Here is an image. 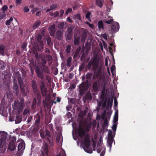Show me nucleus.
Returning a JSON list of instances; mask_svg holds the SVG:
<instances>
[{
    "mask_svg": "<svg viewBox=\"0 0 156 156\" xmlns=\"http://www.w3.org/2000/svg\"><path fill=\"white\" fill-rule=\"evenodd\" d=\"M18 82L20 85V90L21 93L23 96H26L27 95V91H25V86L23 82V80L20 77H18Z\"/></svg>",
    "mask_w": 156,
    "mask_h": 156,
    "instance_id": "obj_8",
    "label": "nucleus"
},
{
    "mask_svg": "<svg viewBox=\"0 0 156 156\" xmlns=\"http://www.w3.org/2000/svg\"><path fill=\"white\" fill-rule=\"evenodd\" d=\"M72 11V9L71 8H69L67 9L65 12V14L67 15L69 13L71 12Z\"/></svg>",
    "mask_w": 156,
    "mask_h": 156,
    "instance_id": "obj_56",
    "label": "nucleus"
},
{
    "mask_svg": "<svg viewBox=\"0 0 156 156\" xmlns=\"http://www.w3.org/2000/svg\"><path fill=\"white\" fill-rule=\"evenodd\" d=\"M62 33L61 30H58L56 33V38L58 41L61 40L62 37Z\"/></svg>",
    "mask_w": 156,
    "mask_h": 156,
    "instance_id": "obj_20",
    "label": "nucleus"
},
{
    "mask_svg": "<svg viewBox=\"0 0 156 156\" xmlns=\"http://www.w3.org/2000/svg\"><path fill=\"white\" fill-rule=\"evenodd\" d=\"M72 58L69 57L66 60V66L68 67H69L71 63Z\"/></svg>",
    "mask_w": 156,
    "mask_h": 156,
    "instance_id": "obj_32",
    "label": "nucleus"
},
{
    "mask_svg": "<svg viewBox=\"0 0 156 156\" xmlns=\"http://www.w3.org/2000/svg\"><path fill=\"white\" fill-rule=\"evenodd\" d=\"M106 99L105 100L104 102L102 103V107L103 108H105L106 105Z\"/></svg>",
    "mask_w": 156,
    "mask_h": 156,
    "instance_id": "obj_59",
    "label": "nucleus"
},
{
    "mask_svg": "<svg viewBox=\"0 0 156 156\" xmlns=\"http://www.w3.org/2000/svg\"><path fill=\"white\" fill-rule=\"evenodd\" d=\"M57 7V5L56 4H54L50 6V8L51 9V10H53L54 9H55Z\"/></svg>",
    "mask_w": 156,
    "mask_h": 156,
    "instance_id": "obj_62",
    "label": "nucleus"
},
{
    "mask_svg": "<svg viewBox=\"0 0 156 156\" xmlns=\"http://www.w3.org/2000/svg\"><path fill=\"white\" fill-rule=\"evenodd\" d=\"M73 27H69L65 33L66 40L70 41L73 35Z\"/></svg>",
    "mask_w": 156,
    "mask_h": 156,
    "instance_id": "obj_9",
    "label": "nucleus"
},
{
    "mask_svg": "<svg viewBox=\"0 0 156 156\" xmlns=\"http://www.w3.org/2000/svg\"><path fill=\"white\" fill-rule=\"evenodd\" d=\"M22 120V117L20 116H16V117L15 123L18 124L20 123Z\"/></svg>",
    "mask_w": 156,
    "mask_h": 156,
    "instance_id": "obj_31",
    "label": "nucleus"
},
{
    "mask_svg": "<svg viewBox=\"0 0 156 156\" xmlns=\"http://www.w3.org/2000/svg\"><path fill=\"white\" fill-rule=\"evenodd\" d=\"M5 143L0 142V150L2 153H4L5 151L6 148L4 146Z\"/></svg>",
    "mask_w": 156,
    "mask_h": 156,
    "instance_id": "obj_28",
    "label": "nucleus"
},
{
    "mask_svg": "<svg viewBox=\"0 0 156 156\" xmlns=\"http://www.w3.org/2000/svg\"><path fill=\"white\" fill-rule=\"evenodd\" d=\"M77 102V99L75 98H71L69 100L70 103L72 104H75Z\"/></svg>",
    "mask_w": 156,
    "mask_h": 156,
    "instance_id": "obj_39",
    "label": "nucleus"
},
{
    "mask_svg": "<svg viewBox=\"0 0 156 156\" xmlns=\"http://www.w3.org/2000/svg\"><path fill=\"white\" fill-rule=\"evenodd\" d=\"M118 117L114 116L113 119V122L114 123H117V122L118 121Z\"/></svg>",
    "mask_w": 156,
    "mask_h": 156,
    "instance_id": "obj_53",
    "label": "nucleus"
},
{
    "mask_svg": "<svg viewBox=\"0 0 156 156\" xmlns=\"http://www.w3.org/2000/svg\"><path fill=\"white\" fill-rule=\"evenodd\" d=\"M12 88L13 93L16 95H18L19 93L20 90L17 82L15 79L13 80Z\"/></svg>",
    "mask_w": 156,
    "mask_h": 156,
    "instance_id": "obj_11",
    "label": "nucleus"
},
{
    "mask_svg": "<svg viewBox=\"0 0 156 156\" xmlns=\"http://www.w3.org/2000/svg\"><path fill=\"white\" fill-rule=\"evenodd\" d=\"M25 148V143L23 142H21L19 144L18 147V151H20V150H24Z\"/></svg>",
    "mask_w": 156,
    "mask_h": 156,
    "instance_id": "obj_25",
    "label": "nucleus"
},
{
    "mask_svg": "<svg viewBox=\"0 0 156 156\" xmlns=\"http://www.w3.org/2000/svg\"><path fill=\"white\" fill-rule=\"evenodd\" d=\"M86 35L85 34H83L81 37V41L82 42H84L86 38Z\"/></svg>",
    "mask_w": 156,
    "mask_h": 156,
    "instance_id": "obj_49",
    "label": "nucleus"
},
{
    "mask_svg": "<svg viewBox=\"0 0 156 156\" xmlns=\"http://www.w3.org/2000/svg\"><path fill=\"white\" fill-rule=\"evenodd\" d=\"M40 132L41 137L44 140H44H45V135H44L43 132L42 133L41 132V130H40Z\"/></svg>",
    "mask_w": 156,
    "mask_h": 156,
    "instance_id": "obj_50",
    "label": "nucleus"
},
{
    "mask_svg": "<svg viewBox=\"0 0 156 156\" xmlns=\"http://www.w3.org/2000/svg\"><path fill=\"white\" fill-rule=\"evenodd\" d=\"M75 17L79 20H80L81 19V16L79 14H76Z\"/></svg>",
    "mask_w": 156,
    "mask_h": 156,
    "instance_id": "obj_61",
    "label": "nucleus"
},
{
    "mask_svg": "<svg viewBox=\"0 0 156 156\" xmlns=\"http://www.w3.org/2000/svg\"><path fill=\"white\" fill-rule=\"evenodd\" d=\"M27 46V43L26 42H25L23 44L21 47L23 49V50H24L25 51H27V49L26 48Z\"/></svg>",
    "mask_w": 156,
    "mask_h": 156,
    "instance_id": "obj_45",
    "label": "nucleus"
},
{
    "mask_svg": "<svg viewBox=\"0 0 156 156\" xmlns=\"http://www.w3.org/2000/svg\"><path fill=\"white\" fill-rule=\"evenodd\" d=\"M59 12L58 11H56L54 13L52 16H54L55 17H57L59 15Z\"/></svg>",
    "mask_w": 156,
    "mask_h": 156,
    "instance_id": "obj_57",
    "label": "nucleus"
},
{
    "mask_svg": "<svg viewBox=\"0 0 156 156\" xmlns=\"http://www.w3.org/2000/svg\"><path fill=\"white\" fill-rule=\"evenodd\" d=\"M16 140V137H12L11 139V142L9 143L8 149L10 151H14L16 149V147L15 144V142Z\"/></svg>",
    "mask_w": 156,
    "mask_h": 156,
    "instance_id": "obj_13",
    "label": "nucleus"
},
{
    "mask_svg": "<svg viewBox=\"0 0 156 156\" xmlns=\"http://www.w3.org/2000/svg\"><path fill=\"white\" fill-rule=\"evenodd\" d=\"M25 105L23 98H21L19 100H15L12 107L14 110H18V113L20 114L23 110Z\"/></svg>",
    "mask_w": 156,
    "mask_h": 156,
    "instance_id": "obj_3",
    "label": "nucleus"
},
{
    "mask_svg": "<svg viewBox=\"0 0 156 156\" xmlns=\"http://www.w3.org/2000/svg\"><path fill=\"white\" fill-rule=\"evenodd\" d=\"M91 15L90 12H88L86 15L85 17L87 19H89L90 18V16Z\"/></svg>",
    "mask_w": 156,
    "mask_h": 156,
    "instance_id": "obj_51",
    "label": "nucleus"
},
{
    "mask_svg": "<svg viewBox=\"0 0 156 156\" xmlns=\"http://www.w3.org/2000/svg\"><path fill=\"white\" fill-rule=\"evenodd\" d=\"M29 9L27 6H25L24 7L23 9V11L25 12H29Z\"/></svg>",
    "mask_w": 156,
    "mask_h": 156,
    "instance_id": "obj_58",
    "label": "nucleus"
},
{
    "mask_svg": "<svg viewBox=\"0 0 156 156\" xmlns=\"http://www.w3.org/2000/svg\"><path fill=\"white\" fill-rule=\"evenodd\" d=\"M42 38V36L39 34L37 37V45L36 46V49L38 51H41L44 48V43L41 40Z\"/></svg>",
    "mask_w": 156,
    "mask_h": 156,
    "instance_id": "obj_10",
    "label": "nucleus"
},
{
    "mask_svg": "<svg viewBox=\"0 0 156 156\" xmlns=\"http://www.w3.org/2000/svg\"><path fill=\"white\" fill-rule=\"evenodd\" d=\"M84 98L87 100H91L92 98L91 93L90 92H87Z\"/></svg>",
    "mask_w": 156,
    "mask_h": 156,
    "instance_id": "obj_29",
    "label": "nucleus"
},
{
    "mask_svg": "<svg viewBox=\"0 0 156 156\" xmlns=\"http://www.w3.org/2000/svg\"><path fill=\"white\" fill-rule=\"evenodd\" d=\"M96 4L100 8H101L103 5V2L102 1H96Z\"/></svg>",
    "mask_w": 156,
    "mask_h": 156,
    "instance_id": "obj_34",
    "label": "nucleus"
},
{
    "mask_svg": "<svg viewBox=\"0 0 156 156\" xmlns=\"http://www.w3.org/2000/svg\"><path fill=\"white\" fill-rule=\"evenodd\" d=\"M105 149H104L101 152V154H100V156H104L105 154Z\"/></svg>",
    "mask_w": 156,
    "mask_h": 156,
    "instance_id": "obj_64",
    "label": "nucleus"
},
{
    "mask_svg": "<svg viewBox=\"0 0 156 156\" xmlns=\"http://www.w3.org/2000/svg\"><path fill=\"white\" fill-rule=\"evenodd\" d=\"M34 55L36 58L37 59V60H39L41 58V56L40 55H38V53L37 51L34 52Z\"/></svg>",
    "mask_w": 156,
    "mask_h": 156,
    "instance_id": "obj_47",
    "label": "nucleus"
},
{
    "mask_svg": "<svg viewBox=\"0 0 156 156\" xmlns=\"http://www.w3.org/2000/svg\"><path fill=\"white\" fill-rule=\"evenodd\" d=\"M115 69V66L113 65L111 66V71L112 74H113V71Z\"/></svg>",
    "mask_w": 156,
    "mask_h": 156,
    "instance_id": "obj_63",
    "label": "nucleus"
},
{
    "mask_svg": "<svg viewBox=\"0 0 156 156\" xmlns=\"http://www.w3.org/2000/svg\"><path fill=\"white\" fill-rule=\"evenodd\" d=\"M113 22V18L111 16H109L107 19L105 20V22L108 24H111Z\"/></svg>",
    "mask_w": 156,
    "mask_h": 156,
    "instance_id": "obj_27",
    "label": "nucleus"
},
{
    "mask_svg": "<svg viewBox=\"0 0 156 156\" xmlns=\"http://www.w3.org/2000/svg\"><path fill=\"white\" fill-rule=\"evenodd\" d=\"M13 20V19L12 17H11L9 20H7L5 22V24L6 25H9L11 22Z\"/></svg>",
    "mask_w": 156,
    "mask_h": 156,
    "instance_id": "obj_41",
    "label": "nucleus"
},
{
    "mask_svg": "<svg viewBox=\"0 0 156 156\" xmlns=\"http://www.w3.org/2000/svg\"><path fill=\"white\" fill-rule=\"evenodd\" d=\"M35 71L38 77L41 80L44 79V77L43 75L42 72H41V71L39 67H36Z\"/></svg>",
    "mask_w": 156,
    "mask_h": 156,
    "instance_id": "obj_16",
    "label": "nucleus"
},
{
    "mask_svg": "<svg viewBox=\"0 0 156 156\" xmlns=\"http://www.w3.org/2000/svg\"><path fill=\"white\" fill-rule=\"evenodd\" d=\"M74 44L78 46L80 44V37L79 36H77L74 37Z\"/></svg>",
    "mask_w": 156,
    "mask_h": 156,
    "instance_id": "obj_26",
    "label": "nucleus"
},
{
    "mask_svg": "<svg viewBox=\"0 0 156 156\" xmlns=\"http://www.w3.org/2000/svg\"><path fill=\"white\" fill-rule=\"evenodd\" d=\"M91 124H88L85 127L86 130L87 132H88L90 130V127Z\"/></svg>",
    "mask_w": 156,
    "mask_h": 156,
    "instance_id": "obj_52",
    "label": "nucleus"
},
{
    "mask_svg": "<svg viewBox=\"0 0 156 156\" xmlns=\"http://www.w3.org/2000/svg\"><path fill=\"white\" fill-rule=\"evenodd\" d=\"M41 23V21L40 20H37L34 23L32 27L33 30H35L38 27Z\"/></svg>",
    "mask_w": 156,
    "mask_h": 156,
    "instance_id": "obj_22",
    "label": "nucleus"
},
{
    "mask_svg": "<svg viewBox=\"0 0 156 156\" xmlns=\"http://www.w3.org/2000/svg\"><path fill=\"white\" fill-rule=\"evenodd\" d=\"M92 74L90 73H87L86 75V79L88 80L90 79L92 77Z\"/></svg>",
    "mask_w": 156,
    "mask_h": 156,
    "instance_id": "obj_44",
    "label": "nucleus"
},
{
    "mask_svg": "<svg viewBox=\"0 0 156 156\" xmlns=\"http://www.w3.org/2000/svg\"><path fill=\"white\" fill-rule=\"evenodd\" d=\"M6 16L5 12H0V19H2Z\"/></svg>",
    "mask_w": 156,
    "mask_h": 156,
    "instance_id": "obj_43",
    "label": "nucleus"
},
{
    "mask_svg": "<svg viewBox=\"0 0 156 156\" xmlns=\"http://www.w3.org/2000/svg\"><path fill=\"white\" fill-rule=\"evenodd\" d=\"M65 26V23L64 22H60L58 25V28L62 30L63 29Z\"/></svg>",
    "mask_w": 156,
    "mask_h": 156,
    "instance_id": "obj_33",
    "label": "nucleus"
},
{
    "mask_svg": "<svg viewBox=\"0 0 156 156\" xmlns=\"http://www.w3.org/2000/svg\"><path fill=\"white\" fill-rule=\"evenodd\" d=\"M80 93L81 94H84L85 91L87 90L89 87V82L88 80H86L85 81L83 82L80 85Z\"/></svg>",
    "mask_w": 156,
    "mask_h": 156,
    "instance_id": "obj_6",
    "label": "nucleus"
},
{
    "mask_svg": "<svg viewBox=\"0 0 156 156\" xmlns=\"http://www.w3.org/2000/svg\"><path fill=\"white\" fill-rule=\"evenodd\" d=\"M6 139V136L5 135H2L0 139V142L5 143Z\"/></svg>",
    "mask_w": 156,
    "mask_h": 156,
    "instance_id": "obj_35",
    "label": "nucleus"
},
{
    "mask_svg": "<svg viewBox=\"0 0 156 156\" xmlns=\"http://www.w3.org/2000/svg\"><path fill=\"white\" fill-rule=\"evenodd\" d=\"M113 96H112L111 98H108L107 102V107L111 108L113 100Z\"/></svg>",
    "mask_w": 156,
    "mask_h": 156,
    "instance_id": "obj_19",
    "label": "nucleus"
},
{
    "mask_svg": "<svg viewBox=\"0 0 156 156\" xmlns=\"http://www.w3.org/2000/svg\"><path fill=\"white\" fill-rule=\"evenodd\" d=\"M30 113V110L27 108H26L24 109V110L23 112V115H26L27 113Z\"/></svg>",
    "mask_w": 156,
    "mask_h": 156,
    "instance_id": "obj_48",
    "label": "nucleus"
},
{
    "mask_svg": "<svg viewBox=\"0 0 156 156\" xmlns=\"http://www.w3.org/2000/svg\"><path fill=\"white\" fill-rule=\"evenodd\" d=\"M8 9L7 6L6 5H4L2 8V9L3 12H5V11H6Z\"/></svg>",
    "mask_w": 156,
    "mask_h": 156,
    "instance_id": "obj_55",
    "label": "nucleus"
},
{
    "mask_svg": "<svg viewBox=\"0 0 156 156\" xmlns=\"http://www.w3.org/2000/svg\"><path fill=\"white\" fill-rule=\"evenodd\" d=\"M98 28L100 30H101V29L104 30V24L102 20H100L98 22Z\"/></svg>",
    "mask_w": 156,
    "mask_h": 156,
    "instance_id": "obj_24",
    "label": "nucleus"
},
{
    "mask_svg": "<svg viewBox=\"0 0 156 156\" xmlns=\"http://www.w3.org/2000/svg\"><path fill=\"white\" fill-rule=\"evenodd\" d=\"M79 136L81 138L84 137L83 144V147L84 151L87 153L91 154L92 153L91 147L90 145V136L87 134L85 135V131L84 129L80 127L78 129Z\"/></svg>",
    "mask_w": 156,
    "mask_h": 156,
    "instance_id": "obj_1",
    "label": "nucleus"
},
{
    "mask_svg": "<svg viewBox=\"0 0 156 156\" xmlns=\"http://www.w3.org/2000/svg\"><path fill=\"white\" fill-rule=\"evenodd\" d=\"M108 123L107 119L106 118L105 120L103 123V126L105 127H107L108 126Z\"/></svg>",
    "mask_w": 156,
    "mask_h": 156,
    "instance_id": "obj_42",
    "label": "nucleus"
},
{
    "mask_svg": "<svg viewBox=\"0 0 156 156\" xmlns=\"http://www.w3.org/2000/svg\"><path fill=\"white\" fill-rule=\"evenodd\" d=\"M100 84L101 82L99 80H97L94 82L92 84V90L94 92H97L98 90Z\"/></svg>",
    "mask_w": 156,
    "mask_h": 156,
    "instance_id": "obj_14",
    "label": "nucleus"
},
{
    "mask_svg": "<svg viewBox=\"0 0 156 156\" xmlns=\"http://www.w3.org/2000/svg\"><path fill=\"white\" fill-rule=\"evenodd\" d=\"M117 123H114L112 127V129L113 131V132L115 133V132L116 131L117 127Z\"/></svg>",
    "mask_w": 156,
    "mask_h": 156,
    "instance_id": "obj_38",
    "label": "nucleus"
},
{
    "mask_svg": "<svg viewBox=\"0 0 156 156\" xmlns=\"http://www.w3.org/2000/svg\"><path fill=\"white\" fill-rule=\"evenodd\" d=\"M47 58L48 60L49 61H51L52 59V56L49 55H47Z\"/></svg>",
    "mask_w": 156,
    "mask_h": 156,
    "instance_id": "obj_54",
    "label": "nucleus"
},
{
    "mask_svg": "<svg viewBox=\"0 0 156 156\" xmlns=\"http://www.w3.org/2000/svg\"><path fill=\"white\" fill-rule=\"evenodd\" d=\"M5 64L4 62L1 61H0V69H3L5 67Z\"/></svg>",
    "mask_w": 156,
    "mask_h": 156,
    "instance_id": "obj_40",
    "label": "nucleus"
},
{
    "mask_svg": "<svg viewBox=\"0 0 156 156\" xmlns=\"http://www.w3.org/2000/svg\"><path fill=\"white\" fill-rule=\"evenodd\" d=\"M106 111H105L104 112L102 115L101 116V118L102 119H105V115H106Z\"/></svg>",
    "mask_w": 156,
    "mask_h": 156,
    "instance_id": "obj_60",
    "label": "nucleus"
},
{
    "mask_svg": "<svg viewBox=\"0 0 156 156\" xmlns=\"http://www.w3.org/2000/svg\"><path fill=\"white\" fill-rule=\"evenodd\" d=\"M42 68H41V71H44L45 73L49 74L50 73V70L48 66L46 65L42 66Z\"/></svg>",
    "mask_w": 156,
    "mask_h": 156,
    "instance_id": "obj_23",
    "label": "nucleus"
},
{
    "mask_svg": "<svg viewBox=\"0 0 156 156\" xmlns=\"http://www.w3.org/2000/svg\"><path fill=\"white\" fill-rule=\"evenodd\" d=\"M119 25L118 22L114 23L112 25L111 31L112 33H115L119 30Z\"/></svg>",
    "mask_w": 156,
    "mask_h": 156,
    "instance_id": "obj_15",
    "label": "nucleus"
},
{
    "mask_svg": "<svg viewBox=\"0 0 156 156\" xmlns=\"http://www.w3.org/2000/svg\"><path fill=\"white\" fill-rule=\"evenodd\" d=\"M85 63L84 62H82L79 66V70L80 72L82 71L85 68Z\"/></svg>",
    "mask_w": 156,
    "mask_h": 156,
    "instance_id": "obj_36",
    "label": "nucleus"
},
{
    "mask_svg": "<svg viewBox=\"0 0 156 156\" xmlns=\"http://www.w3.org/2000/svg\"><path fill=\"white\" fill-rule=\"evenodd\" d=\"M92 66L93 69L94 70H96L98 67V64L96 59H94L92 60H90L88 62L87 65L86 66L85 69L86 71L87 69L90 70L91 69V66Z\"/></svg>",
    "mask_w": 156,
    "mask_h": 156,
    "instance_id": "obj_7",
    "label": "nucleus"
},
{
    "mask_svg": "<svg viewBox=\"0 0 156 156\" xmlns=\"http://www.w3.org/2000/svg\"><path fill=\"white\" fill-rule=\"evenodd\" d=\"M40 89L42 95L43 97H45L47 95V90L43 80L41 81Z\"/></svg>",
    "mask_w": 156,
    "mask_h": 156,
    "instance_id": "obj_12",
    "label": "nucleus"
},
{
    "mask_svg": "<svg viewBox=\"0 0 156 156\" xmlns=\"http://www.w3.org/2000/svg\"><path fill=\"white\" fill-rule=\"evenodd\" d=\"M53 139L51 137L50 132L48 130H46L45 134V140L43 143V148L44 152L46 155L48 153V147L53 146Z\"/></svg>",
    "mask_w": 156,
    "mask_h": 156,
    "instance_id": "obj_2",
    "label": "nucleus"
},
{
    "mask_svg": "<svg viewBox=\"0 0 156 156\" xmlns=\"http://www.w3.org/2000/svg\"><path fill=\"white\" fill-rule=\"evenodd\" d=\"M35 118L36 119L35 121V125L39 126L41 118H42L41 116H40V115H39V114L37 113L34 116Z\"/></svg>",
    "mask_w": 156,
    "mask_h": 156,
    "instance_id": "obj_18",
    "label": "nucleus"
},
{
    "mask_svg": "<svg viewBox=\"0 0 156 156\" xmlns=\"http://www.w3.org/2000/svg\"><path fill=\"white\" fill-rule=\"evenodd\" d=\"M31 83L33 91L36 96L38 101H40L41 99V94L39 91L38 90L36 81L35 80H33L31 81Z\"/></svg>",
    "mask_w": 156,
    "mask_h": 156,
    "instance_id": "obj_4",
    "label": "nucleus"
},
{
    "mask_svg": "<svg viewBox=\"0 0 156 156\" xmlns=\"http://www.w3.org/2000/svg\"><path fill=\"white\" fill-rule=\"evenodd\" d=\"M49 30L50 35L51 36L54 37L56 31L55 25H52L50 26L49 27Z\"/></svg>",
    "mask_w": 156,
    "mask_h": 156,
    "instance_id": "obj_17",
    "label": "nucleus"
},
{
    "mask_svg": "<svg viewBox=\"0 0 156 156\" xmlns=\"http://www.w3.org/2000/svg\"><path fill=\"white\" fill-rule=\"evenodd\" d=\"M40 59H41V60L42 61V66L45 65V64H46L47 62L46 59L45 58L42 57Z\"/></svg>",
    "mask_w": 156,
    "mask_h": 156,
    "instance_id": "obj_37",
    "label": "nucleus"
},
{
    "mask_svg": "<svg viewBox=\"0 0 156 156\" xmlns=\"http://www.w3.org/2000/svg\"><path fill=\"white\" fill-rule=\"evenodd\" d=\"M5 49V46L4 45L2 44L0 45V54L2 56L4 55Z\"/></svg>",
    "mask_w": 156,
    "mask_h": 156,
    "instance_id": "obj_21",
    "label": "nucleus"
},
{
    "mask_svg": "<svg viewBox=\"0 0 156 156\" xmlns=\"http://www.w3.org/2000/svg\"><path fill=\"white\" fill-rule=\"evenodd\" d=\"M46 41L47 44L49 46L52 45L53 43L51 41V38L50 37H48L46 38Z\"/></svg>",
    "mask_w": 156,
    "mask_h": 156,
    "instance_id": "obj_30",
    "label": "nucleus"
},
{
    "mask_svg": "<svg viewBox=\"0 0 156 156\" xmlns=\"http://www.w3.org/2000/svg\"><path fill=\"white\" fill-rule=\"evenodd\" d=\"M115 133L112 135V133L111 130H109L108 132V139L107 140V146L109 148V151H111L112 147V144L114 142V144H115V142L114 138L115 136Z\"/></svg>",
    "mask_w": 156,
    "mask_h": 156,
    "instance_id": "obj_5",
    "label": "nucleus"
},
{
    "mask_svg": "<svg viewBox=\"0 0 156 156\" xmlns=\"http://www.w3.org/2000/svg\"><path fill=\"white\" fill-rule=\"evenodd\" d=\"M71 47V46L69 45L66 46L65 51L67 53H69L70 52Z\"/></svg>",
    "mask_w": 156,
    "mask_h": 156,
    "instance_id": "obj_46",
    "label": "nucleus"
}]
</instances>
